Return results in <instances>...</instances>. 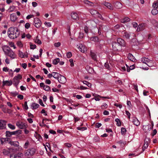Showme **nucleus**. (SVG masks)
<instances>
[{
	"label": "nucleus",
	"instance_id": "1",
	"mask_svg": "<svg viewBox=\"0 0 158 158\" xmlns=\"http://www.w3.org/2000/svg\"><path fill=\"white\" fill-rule=\"evenodd\" d=\"M7 33L9 37L12 39L17 38L19 35V32L16 27H10L8 29Z\"/></svg>",
	"mask_w": 158,
	"mask_h": 158
},
{
	"label": "nucleus",
	"instance_id": "2",
	"mask_svg": "<svg viewBox=\"0 0 158 158\" xmlns=\"http://www.w3.org/2000/svg\"><path fill=\"white\" fill-rule=\"evenodd\" d=\"M141 61L143 63L146 64L149 67L153 66H155L156 65V63L152 60L145 57H143L141 59Z\"/></svg>",
	"mask_w": 158,
	"mask_h": 158
},
{
	"label": "nucleus",
	"instance_id": "3",
	"mask_svg": "<svg viewBox=\"0 0 158 158\" xmlns=\"http://www.w3.org/2000/svg\"><path fill=\"white\" fill-rule=\"evenodd\" d=\"M36 149L31 148L25 150L24 152V155L25 156H32L36 152Z\"/></svg>",
	"mask_w": 158,
	"mask_h": 158
},
{
	"label": "nucleus",
	"instance_id": "4",
	"mask_svg": "<svg viewBox=\"0 0 158 158\" xmlns=\"http://www.w3.org/2000/svg\"><path fill=\"white\" fill-rule=\"evenodd\" d=\"M16 126L20 129H25L27 127V124L24 123H23L20 121H18L16 123Z\"/></svg>",
	"mask_w": 158,
	"mask_h": 158
},
{
	"label": "nucleus",
	"instance_id": "5",
	"mask_svg": "<svg viewBox=\"0 0 158 158\" xmlns=\"http://www.w3.org/2000/svg\"><path fill=\"white\" fill-rule=\"evenodd\" d=\"M22 78V76L20 74H18L17 76H15L13 79V81L15 85H17L19 82L20 80Z\"/></svg>",
	"mask_w": 158,
	"mask_h": 158
},
{
	"label": "nucleus",
	"instance_id": "6",
	"mask_svg": "<svg viewBox=\"0 0 158 158\" xmlns=\"http://www.w3.org/2000/svg\"><path fill=\"white\" fill-rule=\"evenodd\" d=\"M77 47L82 52L84 53L87 50V48L81 44H77Z\"/></svg>",
	"mask_w": 158,
	"mask_h": 158
},
{
	"label": "nucleus",
	"instance_id": "7",
	"mask_svg": "<svg viewBox=\"0 0 158 158\" xmlns=\"http://www.w3.org/2000/svg\"><path fill=\"white\" fill-rule=\"evenodd\" d=\"M34 25L37 28L40 27L41 25V22L40 20L38 18L34 19Z\"/></svg>",
	"mask_w": 158,
	"mask_h": 158
},
{
	"label": "nucleus",
	"instance_id": "8",
	"mask_svg": "<svg viewBox=\"0 0 158 158\" xmlns=\"http://www.w3.org/2000/svg\"><path fill=\"white\" fill-rule=\"evenodd\" d=\"M113 50L114 51H119L121 50V47L118 44L114 42L112 43Z\"/></svg>",
	"mask_w": 158,
	"mask_h": 158
},
{
	"label": "nucleus",
	"instance_id": "9",
	"mask_svg": "<svg viewBox=\"0 0 158 158\" xmlns=\"http://www.w3.org/2000/svg\"><path fill=\"white\" fill-rule=\"evenodd\" d=\"M90 12L92 15L98 16L101 19L102 18L101 15L97 11L93 9L90 10Z\"/></svg>",
	"mask_w": 158,
	"mask_h": 158
},
{
	"label": "nucleus",
	"instance_id": "10",
	"mask_svg": "<svg viewBox=\"0 0 158 158\" xmlns=\"http://www.w3.org/2000/svg\"><path fill=\"white\" fill-rule=\"evenodd\" d=\"M2 48L5 55H6L11 50L9 47L6 45L2 46Z\"/></svg>",
	"mask_w": 158,
	"mask_h": 158
},
{
	"label": "nucleus",
	"instance_id": "11",
	"mask_svg": "<svg viewBox=\"0 0 158 158\" xmlns=\"http://www.w3.org/2000/svg\"><path fill=\"white\" fill-rule=\"evenodd\" d=\"M8 56L11 59H14L16 58V56L15 53L11 50L6 55Z\"/></svg>",
	"mask_w": 158,
	"mask_h": 158
},
{
	"label": "nucleus",
	"instance_id": "12",
	"mask_svg": "<svg viewBox=\"0 0 158 158\" xmlns=\"http://www.w3.org/2000/svg\"><path fill=\"white\" fill-rule=\"evenodd\" d=\"M57 80H58L59 82L61 84H64L66 81L65 77L61 75H60L59 77V78Z\"/></svg>",
	"mask_w": 158,
	"mask_h": 158
},
{
	"label": "nucleus",
	"instance_id": "13",
	"mask_svg": "<svg viewBox=\"0 0 158 158\" xmlns=\"http://www.w3.org/2000/svg\"><path fill=\"white\" fill-rule=\"evenodd\" d=\"M10 21L13 22H15L18 19L16 14L14 13L10 14Z\"/></svg>",
	"mask_w": 158,
	"mask_h": 158
},
{
	"label": "nucleus",
	"instance_id": "14",
	"mask_svg": "<svg viewBox=\"0 0 158 158\" xmlns=\"http://www.w3.org/2000/svg\"><path fill=\"white\" fill-rule=\"evenodd\" d=\"M19 55L21 58H27L28 57V54L27 52L23 53L21 51H19Z\"/></svg>",
	"mask_w": 158,
	"mask_h": 158
},
{
	"label": "nucleus",
	"instance_id": "15",
	"mask_svg": "<svg viewBox=\"0 0 158 158\" xmlns=\"http://www.w3.org/2000/svg\"><path fill=\"white\" fill-rule=\"evenodd\" d=\"M117 43L121 47V46H124L125 45V43L124 40L121 38H119L117 39Z\"/></svg>",
	"mask_w": 158,
	"mask_h": 158
},
{
	"label": "nucleus",
	"instance_id": "16",
	"mask_svg": "<svg viewBox=\"0 0 158 158\" xmlns=\"http://www.w3.org/2000/svg\"><path fill=\"white\" fill-rule=\"evenodd\" d=\"M102 5H104L108 9L112 10L113 9V6L110 3L106 2H105L102 4Z\"/></svg>",
	"mask_w": 158,
	"mask_h": 158
},
{
	"label": "nucleus",
	"instance_id": "17",
	"mask_svg": "<svg viewBox=\"0 0 158 158\" xmlns=\"http://www.w3.org/2000/svg\"><path fill=\"white\" fill-rule=\"evenodd\" d=\"M71 16L72 18L75 20H78L79 19L78 15L77 13L74 12L71 13Z\"/></svg>",
	"mask_w": 158,
	"mask_h": 158
},
{
	"label": "nucleus",
	"instance_id": "18",
	"mask_svg": "<svg viewBox=\"0 0 158 158\" xmlns=\"http://www.w3.org/2000/svg\"><path fill=\"white\" fill-rule=\"evenodd\" d=\"M132 122L133 124L136 126H138L140 125V122L138 119L135 117L133 118Z\"/></svg>",
	"mask_w": 158,
	"mask_h": 158
},
{
	"label": "nucleus",
	"instance_id": "19",
	"mask_svg": "<svg viewBox=\"0 0 158 158\" xmlns=\"http://www.w3.org/2000/svg\"><path fill=\"white\" fill-rule=\"evenodd\" d=\"M6 122L4 120H0V129H2L5 128Z\"/></svg>",
	"mask_w": 158,
	"mask_h": 158
},
{
	"label": "nucleus",
	"instance_id": "20",
	"mask_svg": "<svg viewBox=\"0 0 158 158\" xmlns=\"http://www.w3.org/2000/svg\"><path fill=\"white\" fill-rule=\"evenodd\" d=\"M12 82L11 80L4 81H3V85L10 86L12 85Z\"/></svg>",
	"mask_w": 158,
	"mask_h": 158
},
{
	"label": "nucleus",
	"instance_id": "21",
	"mask_svg": "<svg viewBox=\"0 0 158 158\" xmlns=\"http://www.w3.org/2000/svg\"><path fill=\"white\" fill-rule=\"evenodd\" d=\"M86 69L89 73H92L94 72L93 69L89 65H87L86 66Z\"/></svg>",
	"mask_w": 158,
	"mask_h": 158
},
{
	"label": "nucleus",
	"instance_id": "22",
	"mask_svg": "<svg viewBox=\"0 0 158 158\" xmlns=\"http://www.w3.org/2000/svg\"><path fill=\"white\" fill-rule=\"evenodd\" d=\"M114 6L115 8L118 9L121 8L122 7V4L121 3L118 2H115L114 4Z\"/></svg>",
	"mask_w": 158,
	"mask_h": 158
},
{
	"label": "nucleus",
	"instance_id": "23",
	"mask_svg": "<svg viewBox=\"0 0 158 158\" xmlns=\"http://www.w3.org/2000/svg\"><path fill=\"white\" fill-rule=\"evenodd\" d=\"M127 58L129 60L133 62H134L136 60L134 56L131 53H129Z\"/></svg>",
	"mask_w": 158,
	"mask_h": 158
},
{
	"label": "nucleus",
	"instance_id": "24",
	"mask_svg": "<svg viewBox=\"0 0 158 158\" xmlns=\"http://www.w3.org/2000/svg\"><path fill=\"white\" fill-rule=\"evenodd\" d=\"M125 65L127 67V70L128 72H130V70L134 69L135 68V66L134 64L132 65H130V67L127 65L126 64Z\"/></svg>",
	"mask_w": 158,
	"mask_h": 158
},
{
	"label": "nucleus",
	"instance_id": "25",
	"mask_svg": "<svg viewBox=\"0 0 158 158\" xmlns=\"http://www.w3.org/2000/svg\"><path fill=\"white\" fill-rule=\"evenodd\" d=\"M145 24H141L139 25L137 28V31H138L141 30H143L144 29Z\"/></svg>",
	"mask_w": 158,
	"mask_h": 158
},
{
	"label": "nucleus",
	"instance_id": "26",
	"mask_svg": "<svg viewBox=\"0 0 158 158\" xmlns=\"http://www.w3.org/2000/svg\"><path fill=\"white\" fill-rule=\"evenodd\" d=\"M123 35V36L124 38H125L127 39H129L130 38V35L128 33L123 31L122 32Z\"/></svg>",
	"mask_w": 158,
	"mask_h": 158
},
{
	"label": "nucleus",
	"instance_id": "27",
	"mask_svg": "<svg viewBox=\"0 0 158 158\" xmlns=\"http://www.w3.org/2000/svg\"><path fill=\"white\" fill-rule=\"evenodd\" d=\"M83 2L88 6H92L93 5V3L88 0H83Z\"/></svg>",
	"mask_w": 158,
	"mask_h": 158
},
{
	"label": "nucleus",
	"instance_id": "28",
	"mask_svg": "<svg viewBox=\"0 0 158 158\" xmlns=\"http://www.w3.org/2000/svg\"><path fill=\"white\" fill-rule=\"evenodd\" d=\"M40 106L39 104L35 103H33L31 105V107L32 109H36Z\"/></svg>",
	"mask_w": 158,
	"mask_h": 158
},
{
	"label": "nucleus",
	"instance_id": "29",
	"mask_svg": "<svg viewBox=\"0 0 158 158\" xmlns=\"http://www.w3.org/2000/svg\"><path fill=\"white\" fill-rule=\"evenodd\" d=\"M16 7L14 6H10L8 10V11L10 13L15 11Z\"/></svg>",
	"mask_w": 158,
	"mask_h": 158
},
{
	"label": "nucleus",
	"instance_id": "30",
	"mask_svg": "<svg viewBox=\"0 0 158 158\" xmlns=\"http://www.w3.org/2000/svg\"><path fill=\"white\" fill-rule=\"evenodd\" d=\"M130 21V19L129 18L127 17H125L121 20V22L123 23H126L129 22Z\"/></svg>",
	"mask_w": 158,
	"mask_h": 158
},
{
	"label": "nucleus",
	"instance_id": "31",
	"mask_svg": "<svg viewBox=\"0 0 158 158\" xmlns=\"http://www.w3.org/2000/svg\"><path fill=\"white\" fill-rule=\"evenodd\" d=\"M9 143L11 145H13L15 147L18 146L19 144V142L16 141H10Z\"/></svg>",
	"mask_w": 158,
	"mask_h": 158
},
{
	"label": "nucleus",
	"instance_id": "32",
	"mask_svg": "<svg viewBox=\"0 0 158 158\" xmlns=\"http://www.w3.org/2000/svg\"><path fill=\"white\" fill-rule=\"evenodd\" d=\"M53 77L55 79H58L60 74L56 72H52Z\"/></svg>",
	"mask_w": 158,
	"mask_h": 158
},
{
	"label": "nucleus",
	"instance_id": "33",
	"mask_svg": "<svg viewBox=\"0 0 158 158\" xmlns=\"http://www.w3.org/2000/svg\"><path fill=\"white\" fill-rule=\"evenodd\" d=\"M90 40L91 41H93L95 42H98L99 41V39L97 36H94L90 38Z\"/></svg>",
	"mask_w": 158,
	"mask_h": 158
},
{
	"label": "nucleus",
	"instance_id": "34",
	"mask_svg": "<svg viewBox=\"0 0 158 158\" xmlns=\"http://www.w3.org/2000/svg\"><path fill=\"white\" fill-rule=\"evenodd\" d=\"M2 152L4 155H8L10 154V150L9 149H4Z\"/></svg>",
	"mask_w": 158,
	"mask_h": 158
},
{
	"label": "nucleus",
	"instance_id": "35",
	"mask_svg": "<svg viewBox=\"0 0 158 158\" xmlns=\"http://www.w3.org/2000/svg\"><path fill=\"white\" fill-rule=\"evenodd\" d=\"M34 40L36 43L39 44H42L41 41L39 39L38 36H37L34 39Z\"/></svg>",
	"mask_w": 158,
	"mask_h": 158
},
{
	"label": "nucleus",
	"instance_id": "36",
	"mask_svg": "<svg viewBox=\"0 0 158 158\" xmlns=\"http://www.w3.org/2000/svg\"><path fill=\"white\" fill-rule=\"evenodd\" d=\"M15 134L14 132H10L6 131V136L7 137H10L12 135Z\"/></svg>",
	"mask_w": 158,
	"mask_h": 158
},
{
	"label": "nucleus",
	"instance_id": "37",
	"mask_svg": "<svg viewBox=\"0 0 158 158\" xmlns=\"http://www.w3.org/2000/svg\"><path fill=\"white\" fill-rule=\"evenodd\" d=\"M30 145V143L28 140H27L23 146V147L25 149H27Z\"/></svg>",
	"mask_w": 158,
	"mask_h": 158
},
{
	"label": "nucleus",
	"instance_id": "38",
	"mask_svg": "<svg viewBox=\"0 0 158 158\" xmlns=\"http://www.w3.org/2000/svg\"><path fill=\"white\" fill-rule=\"evenodd\" d=\"M6 139L5 138H0V145L4 144L6 142Z\"/></svg>",
	"mask_w": 158,
	"mask_h": 158
},
{
	"label": "nucleus",
	"instance_id": "39",
	"mask_svg": "<svg viewBox=\"0 0 158 158\" xmlns=\"http://www.w3.org/2000/svg\"><path fill=\"white\" fill-rule=\"evenodd\" d=\"M152 7L154 8L157 9L158 8V1H156L154 2L152 4Z\"/></svg>",
	"mask_w": 158,
	"mask_h": 158
},
{
	"label": "nucleus",
	"instance_id": "40",
	"mask_svg": "<svg viewBox=\"0 0 158 158\" xmlns=\"http://www.w3.org/2000/svg\"><path fill=\"white\" fill-rule=\"evenodd\" d=\"M149 126H143V129L145 132H147L148 130H149Z\"/></svg>",
	"mask_w": 158,
	"mask_h": 158
},
{
	"label": "nucleus",
	"instance_id": "41",
	"mask_svg": "<svg viewBox=\"0 0 158 158\" xmlns=\"http://www.w3.org/2000/svg\"><path fill=\"white\" fill-rule=\"evenodd\" d=\"M151 12L153 15H156L158 13V11L156 8H155L152 10Z\"/></svg>",
	"mask_w": 158,
	"mask_h": 158
},
{
	"label": "nucleus",
	"instance_id": "42",
	"mask_svg": "<svg viewBox=\"0 0 158 158\" xmlns=\"http://www.w3.org/2000/svg\"><path fill=\"white\" fill-rule=\"evenodd\" d=\"M90 55L92 58L94 60H96L97 58L96 54L94 53L91 52Z\"/></svg>",
	"mask_w": 158,
	"mask_h": 158
},
{
	"label": "nucleus",
	"instance_id": "43",
	"mask_svg": "<svg viewBox=\"0 0 158 158\" xmlns=\"http://www.w3.org/2000/svg\"><path fill=\"white\" fill-rule=\"evenodd\" d=\"M8 127L12 130H14L15 128V125H13L10 123H9L8 124Z\"/></svg>",
	"mask_w": 158,
	"mask_h": 158
},
{
	"label": "nucleus",
	"instance_id": "44",
	"mask_svg": "<svg viewBox=\"0 0 158 158\" xmlns=\"http://www.w3.org/2000/svg\"><path fill=\"white\" fill-rule=\"evenodd\" d=\"M60 59L59 58H57L53 60V64H56L58 62H60Z\"/></svg>",
	"mask_w": 158,
	"mask_h": 158
},
{
	"label": "nucleus",
	"instance_id": "45",
	"mask_svg": "<svg viewBox=\"0 0 158 158\" xmlns=\"http://www.w3.org/2000/svg\"><path fill=\"white\" fill-rule=\"evenodd\" d=\"M83 83L87 85L89 87H91V84L86 81H83Z\"/></svg>",
	"mask_w": 158,
	"mask_h": 158
},
{
	"label": "nucleus",
	"instance_id": "46",
	"mask_svg": "<svg viewBox=\"0 0 158 158\" xmlns=\"http://www.w3.org/2000/svg\"><path fill=\"white\" fill-rule=\"evenodd\" d=\"M108 107V105L106 103H103L101 106V108L102 109H106Z\"/></svg>",
	"mask_w": 158,
	"mask_h": 158
},
{
	"label": "nucleus",
	"instance_id": "47",
	"mask_svg": "<svg viewBox=\"0 0 158 158\" xmlns=\"http://www.w3.org/2000/svg\"><path fill=\"white\" fill-rule=\"evenodd\" d=\"M115 121L117 122V125L118 126H120L121 125V123L120 120L118 118H116Z\"/></svg>",
	"mask_w": 158,
	"mask_h": 158
},
{
	"label": "nucleus",
	"instance_id": "48",
	"mask_svg": "<svg viewBox=\"0 0 158 158\" xmlns=\"http://www.w3.org/2000/svg\"><path fill=\"white\" fill-rule=\"evenodd\" d=\"M18 158H20L23 156L24 153L22 152H19L16 154Z\"/></svg>",
	"mask_w": 158,
	"mask_h": 158
},
{
	"label": "nucleus",
	"instance_id": "49",
	"mask_svg": "<svg viewBox=\"0 0 158 158\" xmlns=\"http://www.w3.org/2000/svg\"><path fill=\"white\" fill-rule=\"evenodd\" d=\"M152 23L155 26L158 27V22H157L155 20H153L152 21Z\"/></svg>",
	"mask_w": 158,
	"mask_h": 158
},
{
	"label": "nucleus",
	"instance_id": "50",
	"mask_svg": "<svg viewBox=\"0 0 158 158\" xmlns=\"http://www.w3.org/2000/svg\"><path fill=\"white\" fill-rule=\"evenodd\" d=\"M5 10L4 6L2 4L0 5V11L2 12H4Z\"/></svg>",
	"mask_w": 158,
	"mask_h": 158
},
{
	"label": "nucleus",
	"instance_id": "51",
	"mask_svg": "<svg viewBox=\"0 0 158 158\" xmlns=\"http://www.w3.org/2000/svg\"><path fill=\"white\" fill-rule=\"evenodd\" d=\"M77 129L78 130H81L82 131H83L84 130H85L87 129V128L86 127H78L77 128Z\"/></svg>",
	"mask_w": 158,
	"mask_h": 158
},
{
	"label": "nucleus",
	"instance_id": "52",
	"mask_svg": "<svg viewBox=\"0 0 158 158\" xmlns=\"http://www.w3.org/2000/svg\"><path fill=\"white\" fill-rule=\"evenodd\" d=\"M10 158H18L16 154H12L10 155Z\"/></svg>",
	"mask_w": 158,
	"mask_h": 158
},
{
	"label": "nucleus",
	"instance_id": "53",
	"mask_svg": "<svg viewBox=\"0 0 158 158\" xmlns=\"http://www.w3.org/2000/svg\"><path fill=\"white\" fill-rule=\"evenodd\" d=\"M17 45L20 48H22L23 46V44L20 41H18L17 43Z\"/></svg>",
	"mask_w": 158,
	"mask_h": 158
},
{
	"label": "nucleus",
	"instance_id": "54",
	"mask_svg": "<svg viewBox=\"0 0 158 158\" xmlns=\"http://www.w3.org/2000/svg\"><path fill=\"white\" fill-rule=\"evenodd\" d=\"M44 24L46 26L48 27H50L52 26L51 23L50 22H45L44 23Z\"/></svg>",
	"mask_w": 158,
	"mask_h": 158
},
{
	"label": "nucleus",
	"instance_id": "55",
	"mask_svg": "<svg viewBox=\"0 0 158 158\" xmlns=\"http://www.w3.org/2000/svg\"><path fill=\"white\" fill-rule=\"evenodd\" d=\"M69 62H70V66L72 67H73L74 64L73 63V60L72 59H70L69 60Z\"/></svg>",
	"mask_w": 158,
	"mask_h": 158
},
{
	"label": "nucleus",
	"instance_id": "56",
	"mask_svg": "<svg viewBox=\"0 0 158 158\" xmlns=\"http://www.w3.org/2000/svg\"><path fill=\"white\" fill-rule=\"evenodd\" d=\"M44 89L46 91H48L50 89V87L47 85H45L44 87Z\"/></svg>",
	"mask_w": 158,
	"mask_h": 158
},
{
	"label": "nucleus",
	"instance_id": "57",
	"mask_svg": "<svg viewBox=\"0 0 158 158\" xmlns=\"http://www.w3.org/2000/svg\"><path fill=\"white\" fill-rule=\"evenodd\" d=\"M72 54L71 52H69L66 53V56L68 58H70L72 56Z\"/></svg>",
	"mask_w": 158,
	"mask_h": 158
},
{
	"label": "nucleus",
	"instance_id": "58",
	"mask_svg": "<svg viewBox=\"0 0 158 158\" xmlns=\"http://www.w3.org/2000/svg\"><path fill=\"white\" fill-rule=\"evenodd\" d=\"M121 131L122 134H124L126 132V130L125 128L123 127L121 128Z\"/></svg>",
	"mask_w": 158,
	"mask_h": 158
},
{
	"label": "nucleus",
	"instance_id": "59",
	"mask_svg": "<svg viewBox=\"0 0 158 158\" xmlns=\"http://www.w3.org/2000/svg\"><path fill=\"white\" fill-rule=\"evenodd\" d=\"M61 43L60 42L56 43L54 44V46L56 47H59L61 45Z\"/></svg>",
	"mask_w": 158,
	"mask_h": 158
},
{
	"label": "nucleus",
	"instance_id": "60",
	"mask_svg": "<svg viewBox=\"0 0 158 158\" xmlns=\"http://www.w3.org/2000/svg\"><path fill=\"white\" fill-rule=\"evenodd\" d=\"M30 24L28 23H26L25 24V28L27 29H28L30 27Z\"/></svg>",
	"mask_w": 158,
	"mask_h": 158
},
{
	"label": "nucleus",
	"instance_id": "61",
	"mask_svg": "<svg viewBox=\"0 0 158 158\" xmlns=\"http://www.w3.org/2000/svg\"><path fill=\"white\" fill-rule=\"evenodd\" d=\"M126 69L127 67L126 68L124 65H122L121 68L120 69L122 71H126Z\"/></svg>",
	"mask_w": 158,
	"mask_h": 158
},
{
	"label": "nucleus",
	"instance_id": "62",
	"mask_svg": "<svg viewBox=\"0 0 158 158\" xmlns=\"http://www.w3.org/2000/svg\"><path fill=\"white\" fill-rule=\"evenodd\" d=\"M102 126V124L101 123H97L95 126V127L96 128H98Z\"/></svg>",
	"mask_w": 158,
	"mask_h": 158
},
{
	"label": "nucleus",
	"instance_id": "63",
	"mask_svg": "<svg viewBox=\"0 0 158 158\" xmlns=\"http://www.w3.org/2000/svg\"><path fill=\"white\" fill-rule=\"evenodd\" d=\"M24 108L26 110H27L28 109V107L27 105V102H25L24 103Z\"/></svg>",
	"mask_w": 158,
	"mask_h": 158
},
{
	"label": "nucleus",
	"instance_id": "64",
	"mask_svg": "<svg viewBox=\"0 0 158 158\" xmlns=\"http://www.w3.org/2000/svg\"><path fill=\"white\" fill-rule=\"evenodd\" d=\"M17 150L20 152L23 151V148L21 146H18Z\"/></svg>",
	"mask_w": 158,
	"mask_h": 158
}]
</instances>
